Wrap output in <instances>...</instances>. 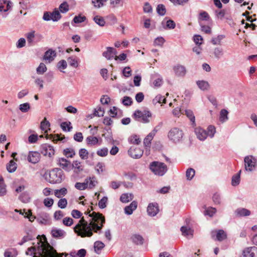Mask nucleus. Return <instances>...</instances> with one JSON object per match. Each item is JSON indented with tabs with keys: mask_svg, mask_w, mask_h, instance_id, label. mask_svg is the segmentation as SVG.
Returning <instances> with one entry per match:
<instances>
[{
	"mask_svg": "<svg viewBox=\"0 0 257 257\" xmlns=\"http://www.w3.org/2000/svg\"><path fill=\"white\" fill-rule=\"evenodd\" d=\"M93 207L90 206V210L88 209L85 214L88 215L91 219L88 222L83 217H81L78 223L74 227V231L77 235L81 237H91L95 233H101V230L105 222L104 216L102 214L93 211Z\"/></svg>",
	"mask_w": 257,
	"mask_h": 257,
	"instance_id": "1",
	"label": "nucleus"
},
{
	"mask_svg": "<svg viewBox=\"0 0 257 257\" xmlns=\"http://www.w3.org/2000/svg\"><path fill=\"white\" fill-rule=\"evenodd\" d=\"M44 176L45 179L51 184L60 183L65 178L62 170L58 168L45 172Z\"/></svg>",
	"mask_w": 257,
	"mask_h": 257,
	"instance_id": "2",
	"label": "nucleus"
},
{
	"mask_svg": "<svg viewBox=\"0 0 257 257\" xmlns=\"http://www.w3.org/2000/svg\"><path fill=\"white\" fill-rule=\"evenodd\" d=\"M149 168L155 175L162 176L168 171V168L164 163L154 161L150 163Z\"/></svg>",
	"mask_w": 257,
	"mask_h": 257,
	"instance_id": "3",
	"label": "nucleus"
},
{
	"mask_svg": "<svg viewBox=\"0 0 257 257\" xmlns=\"http://www.w3.org/2000/svg\"><path fill=\"white\" fill-rule=\"evenodd\" d=\"M39 254L41 257H63V253H59L50 244L40 247Z\"/></svg>",
	"mask_w": 257,
	"mask_h": 257,
	"instance_id": "4",
	"label": "nucleus"
},
{
	"mask_svg": "<svg viewBox=\"0 0 257 257\" xmlns=\"http://www.w3.org/2000/svg\"><path fill=\"white\" fill-rule=\"evenodd\" d=\"M133 115L138 120L143 123H148L150 121L149 118L152 116V114L148 110H144L143 111L137 110L135 111Z\"/></svg>",
	"mask_w": 257,
	"mask_h": 257,
	"instance_id": "5",
	"label": "nucleus"
},
{
	"mask_svg": "<svg viewBox=\"0 0 257 257\" xmlns=\"http://www.w3.org/2000/svg\"><path fill=\"white\" fill-rule=\"evenodd\" d=\"M183 133L182 130L178 127L172 128L168 133V137L169 140L174 143L179 142L182 139Z\"/></svg>",
	"mask_w": 257,
	"mask_h": 257,
	"instance_id": "6",
	"label": "nucleus"
},
{
	"mask_svg": "<svg viewBox=\"0 0 257 257\" xmlns=\"http://www.w3.org/2000/svg\"><path fill=\"white\" fill-rule=\"evenodd\" d=\"M40 152L44 156H48L52 157L54 155L53 147L48 144H44L40 146Z\"/></svg>",
	"mask_w": 257,
	"mask_h": 257,
	"instance_id": "7",
	"label": "nucleus"
},
{
	"mask_svg": "<svg viewBox=\"0 0 257 257\" xmlns=\"http://www.w3.org/2000/svg\"><path fill=\"white\" fill-rule=\"evenodd\" d=\"M246 170L252 171L255 167L256 159L252 156H246L244 159Z\"/></svg>",
	"mask_w": 257,
	"mask_h": 257,
	"instance_id": "8",
	"label": "nucleus"
},
{
	"mask_svg": "<svg viewBox=\"0 0 257 257\" xmlns=\"http://www.w3.org/2000/svg\"><path fill=\"white\" fill-rule=\"evenodd\" d=\"M240 257H257V247L251 246L245 248Z\"/></svg>",
	"mask_w": 257,
	"mask_h": 257,
	"instance_id": "9",
	"label": "nucleus"
},
{
	"mask_svg": "<svg viewBox=\"0 0 257 257\" xmlns=\"http://www.w3.org/2000/svg\"><path fill=\"white\" fill-rule=\"evenodd\" d=\"M143 152L140 148L132 147L128 151V154L133 158L139 159L143 156Z\"/></svg>",
	"mask_w": 257,
	"mask_h": 257,
	"instance_id": "10",
	"label": "nucleus"
},
{
	"mask_svg": "<svg viewBox=\"0 0 257 257\" xmlns=\"http://www.w3.org/2000/svg\"><path fill=\"white\" fill-rule=\"evenodd\" d=\"M57 161V164L62 168V169L67 172L71 171V163L70 161L64 158H59Z\"/></svg>",
	"mask_w": 257,
	"mask_h": 257,
	"instance_id": "11",
	"label": "nucleus"
},
{
	"mask_svg": "<svg viewBox=\"0 0 257 257\" xmlns=\"http://www.w3.org/2000/svg\"><path fill=\"white\" fill-rule=\"evenodd\" d=\"M159 211V205L157 203H150L147 207V212L151 216H156Z\"/></svg>",
	"mask_w": 257,
	"mask_h": 257,
	"instance_id": "12",
	"label": "nucleus"
},
{
	"mask_svg": "<svg viewBox=\"0 0 257 257\" xmlns=\"http://www.w3.org/2000/svg\"><path fill=\"white\" fill-rule=\"evenodd\" d=\"M106 49V50L102 53V56L107 60H111L114 58L117 54L116 49L111 47H107Z\"/></svg>",
	"mask_w": 257,
	"mask_h": 257,
	"instance_id": "13",
	"label": "nucleus"
},
{
	"mask_svg": "<svg viewBox=\"0 0 257 257\" xmlns=\"http://www.w3.org/2000/svg\"><path fill=\"white\" fill-rule=\"evenodd\" d=\"M40 154L38 152L31 151L28 156V161L33 164L38 163L40 160Z\"/></svg>",
	"mask_w": 257,
	"mask_h": 257,
	"instance_id": "14",
	"label": "nucleus"
},
{
	"mask_svg": "<svg viewBox=\"0 0 257 257\" xmlns=\"http://www.w3.org/2000/svg\"><path fill=\"white\" fill-rule=\"evenodd\" d=\"M51 234L54 238L61 239L65 236L66 233L62 229L53 227L51 230Z\"/></svg>",
	"mask_w": 257,
	"mask_h": 257,
	"instance_id": "15",
	"label": "nucleus"
},
{
	"mask_svg": "<svg viewBox=\"0 0 257 257\" xmlns=\"http://www.w3.org/2000/svg\"><path fill=\"white\" fill-rule=\"evenodd\" d=\"M37 221L42 224H46L49 219V215L47 213L40 211L38 213Z\"/></svg>",
	"mask_w": 257,
	"mask_h": 257,
	"instance_id": "16",
	"label": "nucleus"
},
{
	"mask_svg": "<svg viewBox=\"0 0 257 257\" xmlns=\"http://www.w3.org/2000/svg\"><path fill=\"white\" fill-rule=\"evenodd\" d=\"M13 3L8 0H0V12H6L11 9Z\"/></svg>",
	"mask_w": 257,
	"mask_h": 257,
	"instance_id": "17",
	"label": "nucleus"
},
{
	"mask_svg": "<svg viewBox=\"0 0 257 257\" xmlns=\"http://www.w3.org/2000/svg\"><path fill=\"white\" fill-rule=\"evenodd\" d=\"M195 133L197 138L200 141H204L207 138V134L206 131L200 127L195 128Z\"/></svg>",
	"mask_w": 257,
	"mask_h": 257,
	"instance_id": "18",
	"label": "nucleus"
},
{
	"mask_svg": "<svg viewBox=\"0 0 257 257\" xmlns=\"http://www.w3.org/2000/svg\"><path fill=\"white\" fill-rule=\"evenodd\" d=\"M250 211L244 208H238L234 211V215L236 217L248 216L250 215Z\"/></svg>",
	"mask_w": 257,
	"mask_h": 257,
	"instance_id": "19",
	"label": "nucleus"
},
{
	"mask_svg": "<svg viewBox=\"0 0 257 257\" xmlns=\"http://www.w3.org/2000/svg\"><path fill=\"white\" fill-rule=\"evenodd\" d=\"M71 170H73L75 174H79L83 170V167L81 165L80 162L78 161H74L71 164Z\"/></svg>",
	"mask_w": 257,
	"mask_h": 257,
	"instance_id": "20",
	"label": "nucleus"
},
{
	"mask_svg": "<svg viewBox=\"0 0 257 257\" xmlns=\"http://www.w3.org/2000/svg\"><path fill=\"white\" fill-rule=\"evenodd\" d=\"M175 75L178 76H184L186 73V70L185 67L181 65H177L174 66L173 67Z\"/></svg>",
	"mask_w": 257,
	"mask_h": 257,
	"instance_id": "21",
	"label": "nucleus"
},
{
	"mask_svg": "<svg viewBox=\"0 0 257 257\" xmlns=\"http://www.w3.org/2000/svg\"><path fill=\"white\" fill-rule=\"evenodd\" d=\"M86 143L88 146L91 147L99 145L98 138L93 136H88L86 139Z\"/></svg>",
	"mask_w": 257,
	"mask_h": 257,
	"instance_id": "22",
	"label": "nucleus"
},
{
	"mask_svg": "<svg viewBox=\"0 0 257 257\" xmlns=\"http://www.w3.org/2000/svg\"><path fill=\"white\" fill-rule=\"evenodd\" d=\"M138 203L137 201H133L128 206L124 208V212L127 215H131L133 211L136 210L137 207Z\"/></svg>",
	"mask_w": 257,
	"mask_h": 257,
	"instance_id": "23",
	"label": "nucleus"
},
{
	"mask_svg": "<svg viewBox=\"0 0 257 257\" xmlns=\"http://www.w3.org/2000/svg\"><path fill=\"white\" fill-rule=\"evenodd\" d=\"M46 245H41L40 246H39L38 247V251L37 252H36V248L35 247H29L28 249H27V250L26 251V254L27 255H33V257H41L39 254V251H41V250L40 249V247H45Z\"/></svg>",
	"mask_w": 257,
	"mask_h": 257,
	"instance_id": "24",
	"label": "nucleus"
},
{
	"mask_svg": "<svg viewBox=\"0 0 257 257\" xmlns=\"http://www.w3.org/2000/svg\"><path fill=\"white\" fill-rule=\"evenodd\" d=\"M56 52L52 49H49L44 54V59L48 60L49 62L52 61L56 57Z\"/></svg>",
	"mask_w": 257,
	"mask_h": 257,
	"instance_id": "25",
	"label": "nucleus"
},
{
	"mask_svg": "<svg viewBox=\"0 0 257 257\" xmlns=\"http://www.w3.org/2000/svg\"><path fill=\"white\" fill-rule=\"evenodd\" d=\"M91 177L87 178L83 183L77 182L75 184V187L79 190H84L88 187L89 180Z\"/></svg>",
	"mask_w": 257,
	"mask_h": 257,
	"instance_id": "26",
	"label": "nucleus"
},
{
	"mask_svg": "<svg viewBox=\"0 0 257 257\" xmlns=\"http://www.w3.org/2000/svg\"><path fill=\"white\" fill-rule=\"evenodd\" d=\"M198 20L199 23H201V21H208L210 20V17L206 11H202L200 12L198 15Z\"/></svg>",
	"mask_w": 257,
	"mask_h": 257,
	"instance_id": "27",
	"label": "nucleus"
},
{
	"mask_svg": "<svg viewBox=\"0 0 257 257\" xmlns=\"http://www.w3.org/2000/svg\"><path fill=\"white\" fill-rule=\"evenodd\" d=\"M131 239L132 241L137 245L143 244L144 242V238L140 234H133L131 237Z\"/></svg>",
	"mask_w": 257,
	"mask_h": 257,
	"instance_id": "28",
	"label": "nucleus"
},
{
	"mask_svg": "<svg viewBox=\"0 0 257 257\" xmlns=\"http://www.w3.org/2000/svg\"><path fill=\"white\" fill-rule=\"evenodd\" d=\"M228 112L225 109H222L220 111L219 114V120L222 123L226 121L228 119Z\"/></svg>",
	"mask_w": 257,
	"mask_h": 257,
	"instance_id": "29",
	"label": "nucleus"
},
{
	"mask_svg": "<svg viewBox=\"0 0 257 257\" xmlns=\"http://www.w3.org/2000/svg\"><path fill=\"white\" fill-rule=\"evenodd\" d=\"M198 87L202 90H207L209 87V84L207 81L204 80H198L196 82Z\"/></svg>",
	"mask_w": 257,
	"mask_h": 257,
	"instance_id": "30",
	"label": "nucleus"
},
{
	"mask_svg": "<svg viewBox=\"0 0 257 257\" xmlns=\"http://www.w3.org/2000/svg\"><path fill=\"white\" fill-rule=\"evenodd\" d=\"M104 246L105 245L102 242L100 241H95L94 243V248L95 252L97 254H99L101 250L103 249L104 247Z\"/></svg>",
	"mask_w": 257,
	"mask_h": 257,
	"instance_id": "31",
	"label": "nucleus"
},
{
	"mask_svg": "<svg viewBox=\"0 0 257 257\" xmlns=\"http://www.w3.org/2000/svg\"><path fill=\"white\" fill-rule=\"evenodd\" d=\"M216 239L218 241H221L227 237V235L222 229L218 230L216 231Z\"/></svg>",
	"mask_w": 257,
	"mask_h": 257,
	"instance_id": "32",
	"label": "nucleus"
},
{
	"mask_svg": "<svg viewBox=\"0 0 257 257\" xmlns=\"http://www.w3.org/2000/svg\"><path fill=\"white\" fill-rule=\"evenodd\" d=\"M36 36V32L35 31H31L26 35L28 44L32 45L34 42V39Z\"/></svg>",
	"mask_w": 257,
	"mask_h": 257,
	"instance_id": "33",
	"label": "nucleus"
},
{
	"mask_svg": "<svg viewBox=\"0 0 257 257\" xmlns=\"http://www.w3.org/2000/svg\"><path fill=\"white\" fill-rule=\"evenodd\" d=\"M17 165L13 160H11L7 165V169L10 173L15 172L17 169Z\"/></svg>",
	"mask_w": 257,
	"mask_h": 257,
	"instance_id": "34",
	"label": "nucleus"
},
{
	"mask_svg": "<svg viewBox=\"0 0 257 257\" xmlns=\"http://www.w3.org/2000/svg\"><path fill=\"white\" fill-rule=\"evenodd\" d=\"M51 17L53 21L57 22L61 18L62 16L58 9L55 8L53 12L51 13Z\"/></svg>",
	"mask_w": 257,
	"mask_h": 257,
	"instance_id": "35",
	"label": "nucleus"
},
{
	"mask_svg": "<svg viewBox=\"0 0 257 257\" xmlns=\"http://www.w3.org/2000/svg\"><path fill=\"white\" fill-rule=\"evenodd\" d=\"M154 136L155 134H153L152 132L145 138L144 140V144L146 147H150L151 141Z\"/></svg>",
	"mask_w": 257,
	"mask_h": 257,
	"instance_id": "36",
	"label": "nucleus"
},
{
	"mask_svg": "<svg viewBox=\"0 0 257 257\" xmlns=\"http://www.w3.org/2000/svg\"><path fill=\"white\" fill-rule=\"evenodd\" d=\"M213 54L216 59H219L224 55L223 49L220 47H216L214 48L213 50Z\"/></svg>",
	"mask_w": 257,
	"mask_h": 257,
	"instance_id": "37",
	"label": "nucleus"
},
{
	"mask_svg": "<svg viewBox=\"0 0 257 257\" xmlns=\"http://www.w3.org/2000/svg\"><path fill=\"white\" fill-rule=\"evenodd\" d=\"M63 154L67 158H73L75 155V152L72 148H66L63 150Z\"/></svg>",
	"mask_w": 257,
	"mask_h": 257,
	"instance_id": "38",
	"label": "nucleus"
},
{
	"mask_svg": "<svg viewBox=\"0 0 257 257\" xmlns=\"http://www.w3.org/2000/svg\"><path fill=\"white\" fill-rule=\"evenodd\" d=\"M69 64L74 68L78 66V58L76 56L69 57L67 59Z\"/></svg>",
	"mask_w": 257,
	"mask_h": 257,
	"instance_id": "39",
	"label": "nucleus"
},
{
	"mask_svg": "<svg viewBox=\"0 0 257 257\" xmlns=\"http://www.w3.org/2000/svg\"><path fill=\"white\" fill-rule=\"evenodd\" d=\"M180 230L184 236H188L190 235L192 236L193 235V230L190 228H188L186 226H182Z\"/></svg>",
	"mask_w": 257,
	"mask_h": 257,
	"instance_id": "40",
	"label": "nucleus"
},
{
	"mask_svg": "<svg viewBox=\"0 0 257 257\" xmlns=\"http://www.w3.org/2000/svg\"><path fill=\"white\" fill-rule=\"evenodd\" d=\"M133 199V195L132 194L124 193L122 194L120 197V200L123 203H126Z\"/></svg>",
	"mask_w": 257,
	"mask_h": 257,
	"instance_id": "41",
	"label": "nucleus"
},
{
	"mask_svg": "<svg viewBox=\"0 0 257 257\" xmlns=\"http://www.w3.org/2000/svg\"><path fill=\"white\" fill-rule=\"evenodd\" d=\"M164 22H162V25L163 26V28L165 29H173L175 28L176 24L174 21L172 20H169L166 22V26H164Z\"/></svg>",
	"mask_w": 257,
	"mask_h": 257,
	"instance_id": "42",
	"label": "nucleus"
},
{
	"mask_svg": "<svg viewBox=\"0 0 257 257\" xmlns=\"http://www.w3.org/2000/svg\"><path fill=\"white\" fill-rule=\"evenodd\" d=\"M240 173L241 170H240L238 173L232 176L231 180V184L232 186H235L239 184Z\"/></svg>",
	"mask_w": 257,
	"mask_h": 257,
	"instance_id": "43",
	"label": "nucleus"
},
{
	"mask_svg": "<svg viewBox=\"0 0 257 257\" xmlns=\"http://www.w3.org/2000/svg\"><path fill=\"white\" fill-rule=\"evenodd\" d=\"M67 193V190L65 188H62L60 189L55 190L54 192L55 195L57 198H61L65 196Z\"/></svg>",
	"mask_w": 257,
	"mask_h": 257,
	"instance_id": "44",
	"label": "nucleus"
},
{
	"mask_svg": "<svg viewBox=\"0 0 257 257\" xmlns=\"http://www.w3.org/2000/svg\"><path fill=\"white\" fill-rule=\"evenodd\" d=\"M17 255V250L14 248H10L6 250L4 253L5 257H16Z\"/></svg>",
	"mask_w": 257,
	"mask_h": 257,
	"instance_id": "45",
	"label": "nucleus"
},
{
	"mask_svg": "<svg viewBox=\"0 0 257 257\" xmlns=\"http://www.w3.org/2000/svg\"><path fill=\"white\" fill-rule=\"evenodd\" d=\"M166 98L162 96L161 95H157L155 98L153 99V103L154 104L156 105L157 103H166Z\"/></svg>",
	"mask_w": 257,
	"mask_h": 257,
	"instance_id": "46",
	"label": "nucleus"
},
{
	"mask_svg": "<svg viewBox=\"0 0 257 257\" xmlns=\"http://www.w3.org/2000/svg\"><path fill=\"white\" fill-rule=\"evenodd\" d=\"M50 126V122L47 120L46 118H44V119L41 122V128L42 131H45V132H47L48 130H49V127Z\"/></svg>",
	"mask_w": 257,
	"mask_h": 257,
	"instance_id": "47",
	"label": "nucleus"
},
{
	"mask_svg": "<svg viewBox=\"0 0 257 257\" xmlns=\"http://www.w3.org/2000/svg\"><path fill=\"white\" fill-rule=\"evenodd\" d=\"M195 171L193 168H189L186 171V177L188 180H191L195 175Z\"/></svg>",
	"mask_w": 257,
	"mask_h": 257,
	"instance_id": "48",
	"label": "nucleus"
},
{
	"mask_svg": "<svg viewBox=\"0 0 257 257\" xmlns=\"http://www.w3.org/2000/svg\"><path fill=\"white\" fill-rule=\"evenodd\" d=\"M47 70V67L43 63H41L37 68L36 72L38 74H43Z\"/></svg>",
	"mask_w": 257,
	"mask_h": 257,
	"instance_id": "49",
	"label": "nucleus"
},
{
	"mask_svg": "<svg viewBox=\"0 0 257 257\" xmlns=\"http://www.w3.org/2000/svg\"><path fill=\"white\" fill-rule=\"evenodd\" d=\"M61 127L64 131L70 132L72 129L70 122H63L61 123Z\"/></svg>",
	"mask_w": 257,
	"mask_h": 257,
	"instance_id": "50",
	"label": "nucleus"
},
{
	"mask_svg": "<svg viewBox=\"0 0 257 257\" xmlns=\"http://www.w3.org/2000/svg\"><path fill=\"white\" fill-rule=\"evenodd\" d=\"M121 103L124 106H131L133 104V99L130 96H125L122 98Z\"/></svg>",
	"mask_w": 257,
	"mask_h": 257,
	"instance_id": "51",
	"label": "nucleus"
},
{
	"mask_svg": "<svg viewBox=\"0 0 257 257\" xmlns=\"http://www.w3.org/2000/svg\"><path fill=\"white\" fill-rule=\"evenodd\" d=\"M207 136L213 138L216 133V128L212 125H209L207 128Z\"/></svg>",
	"mask_w": 257,
	"mask_h": 257,
	"instance_id": "52",
	"label": "nucleus"
},
{
	"mask_svg": "<svg viewBox=\"0 0 257 257\" xmlns=\"http://www.w3.org/2000/svg\"><path fill=\"white\" fill-rule=\"evenodd\" d=\"M225 38V36L223 35H219L217 37L213 38L211 39V43L213 45H219L220 44L221 40Z\"/></svg>",
	"mask_w": 257,
	"mask_h": 257,
	"instance_id": "53",
	"label": "nucleus"
},
{
	"mask_svg": "<svg viewBox=\"0 0 257 257\" xmlns=\"http://www.w3.org/2000/svg\"><path fill=\"white\" fill-rule=\"evenodd\" d=\"M93 20L97 25L101 27L104 26L105 24L104 19L101 17L96 16L94 17Z\"/></svg>",
	"mask_w": 257,
	"mask_h": 257,
	"instance_id": "54",
	"label": "nucleus"
},
{
	"mask_svg": "<svg viewBox=\"0 0 257 257\" xmlns=\"http://www.w3.org/2000/svg\"><path fill=\"white\" fill-rule=\"evenodd\" d=\"M88 152L85 149H80L79 151V155L81 159L85 160L88 158Z\"/></svg>",
	"mask_w": 257,
	"mask_h": 257,
	"instance_id": "55",
	"label": "nucleus"
},
{
	"mask_svg": "<svg viewBox=\"0 0 257 257\" xmlns=\"http://www.w3.org/2000/svg\"><path fill=\"white\" fill-rule=\"evenodd\" d=\"M157 12L160 16H164L166 13V10L164 5L160 4L157 7Z\"/></svg>",
	"mask_w": 257,
	"mask_h": 257,
	"instance_id": "56",
	"label": "nucleus"
},
{
	"mask_svg": "<svg viewBox=\"0 0 257 257\" xmlns=\"http://www.w3.org/2000/svg\"><path fill=\"white\" fill-rule=\"evenodd\" d=\"M185 112V114L189 118L191 121L193 123L195 122V116L194 115L193 112L190 109H186L183 110V112Z\"/></svg>",
	"mask_w": 257,
	"mask_h": 257,
	"instance_id": "57",
	"label": "nucleus"
},
{
	"mask_svg": "<svg viewBox=\"0 0 257 257\" xmlns=\"http://www.w3.org/2000/svg\"><path fill=\"white\" fill-rule=\"evenodd\" d=\"M59 10L62 13H65L69 11V5L67 2H64L59 6Z\"/></svg>",
	"mask_w": 257,
	"mask_h": 257,
	"instance_id": "58",
	"label": "nucleus"
},
{
	"mask_svg": "<svg viewBox=\"0 0 257 257\" xmlns=\"http://www.w3.org/2000/svg\"><path fill=\"white\" fill-rule=\"evenodd\" d=\"M30 108V104L28 102L21 104L19 106L20 110L23 112H27Z\"/></svg>",
	"mask_w": 257,
	"mask_h": 257,
	"instance_id": "59",
	"label": "nucleus"
},
{
	"mask_svg": "<svg viewBox=\"0 0 257 257\" xmlns=\"http://www.w3.org/2000/svg\"><path fill=\"white\" fill-rule=\"evenodd\" d=\"M199 25L201 27V31L207 34H211V28L210 27L203 25L201 23H200Z\"/></svg>",
	"mask_w": 257,
	"mask_h": 257,
	"instance_id": "60",
	"label": "nucleus"
},
{
	"mask_svg": "<svg viewBox=\"0 0 257 257\" xmlns=\"http://www.w3.org/2000/svg\"><path fill=\"white\" fill-rule=\"evenodd\" d=\"M108 198L106 196H104L98 202V206L101 209H103L106 207V203L107 202Z\"/></svg>",
	"mask_w": 257,
	"mask_h": 257,
	"instance_id": "61",
	"label": "nucleus"
},
{
	"mask_svg": "<svg viewBox=\"0 0 257 257\" xmlns=\"http://www.w3.org/2000/svg\"><path fill=\"white\" fill-rule=\"evenodd\" d=\"M86 20L85 16H81V15L76 16L73 18V21L76 24H79L84 22Z\"/></svg>",
	"mask_w": 257,
	"mask_h": 257,
	"instance_id": "62",
	"label": "nucleus"
},
{
	"mask_svg": "<svg viewBox=\"0 0 257 257\" xmlns=\"http://www.w3.org/2000/svg\"><path fill=\"white\" fill-rule=\"evenodd\" d=\"M67 203V200L66 199L61 198L58 202V206L61 209H64L66 207Z\"/></svg>",
	"mask_w": 257,
	"mask_h": 257,
	"instance_id": "63",
	"label": "nucleus"
},
{
	"mask_svg": "<svg viewBox=\"0 0 257 257\" xmlns=\"http://www.w3.org/2000/svg\"><path fill=\"white\" fill-rule=\"evenodd\" d=\"M108 149L106 148H103L97 151L96 154L100 157H105L108 154Z\"/></svg>",
	"mask_w": 257,
	"mask_h": 257,
	"instance_id": "64",
	"label": "nucleus"
}]
</instances>
